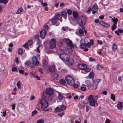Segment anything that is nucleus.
<instances>
[{"instance_id": "obj_1", "label": "nucleus", "mask_w": 123, "mask_h": 123, "mask_svg": "<svg viewBox=\"0 0 123 123\" xmlns=\"http://www.w3.org/2000/svg\"><path fill=\"white\" fill-rule=\"evenodd\" d=\"M66 42L67 44L66 46V50L69 53L73 51L72 48H74V46L71 43L72 41L69 39H67L66 41Z\"/></svg>"}, {"instance_id": "obj_2", "label": "nucleus", "mask_w": 123, "mask_h": 123, "mask_svg": "<svg viewBox=\"0 0 123 123\" xmlns=\"http://www.w3.org/2000/svg\"><path fill=\"white\" fill-rule=\"evenodd\" d=\"M78 22L79 25L81 26L82 28L84 29L83 25L86 23V20L85 16H82L78 18Z\"/></svg>"}, {"instance_id": "obj_3", "label": "nucleus", "mask_w": 123, "mask_h": 123, "mask_svg": "<svg viewBox=\"0 0 123 123\" xmlns=\"http://www.w3.org/2000/svg\"><path fill=\"white\" fill-rule=\"evenodd\" d=\"M60 57L62 60L68 61L69 59V56L65 52H62L60 54Z\"/></svg>"}, {"instance_id": "obj_4", "label": "nucleus", "mask_w": 123, "mask_h": 123, "mask_svg": "<svg viewBox=\"0 0 123 123\" xmlns=\"http://www.w3.org/2000/svg\"><path fill=\"white\" fill-rule=\"evenodd\" d=\"M65 80L70 85H73L75 83L74 80L71 76H67L65 78Z\"/></svg>"}, {"instance_id": "obj_5", "label": "nucleus", "mask_w": 123, "mask_h": 123, "mask_svg": "<svg viewBox=\"0 0 123 123\" xmlns=\"http://www.w3.org/2000/svg\"><path fill=\"white\" fill-rule=\"evenodd\" d=\"M42 105L41 107L42 108H44L47 107L48 105V103L47 101L45 99H43L39 101Z\"/></svg>"}, {"instance_id": "obj_6", "label": "nucleus", "mask_w": 123, "mask_h": 123, "mask_svg": "<svg viewBox=\"0 0 123 123\" xmlns=\"http://www.w3.org/2000/svg\"><path fill=\"white\" fill-rule=\"evenodd\" d=\"M66 108V107L63 105H60L59 107H56L55 110V111L56 112L61 111H62L64 110Z\"/></svg>"}, {"instance_id": "obj_7", "label": "nucleus", "mask_w": 123, "mask_h": 123, "mask_svg": "<svg viewBox=\"0 0 123 123\" xmlns=\"http://www.w3.org/2000/svg\"><path fill=\"white\" fill-rule=\"evenodd\" d=\"M56 41L55 39H51L49 42V46L51 48H53L56 46Z\"/></svg>"}, {"instance_id": "obj_8", "label": "nucleus", "mask_w": 123, "mask_h": 123, "mask_svg": "<svg viewBox=\"0 0 123 123\" xmlns=\"http://www.w3.org/2000/svg\"><path fill=\"white\" fill-rule=\"evenodd\" d=\"M89 104L92 106L96 107L98 105V104L97 103L96 100H94L93 99H92L89 101Z\"/></svg>"}, {"instance_id": "obj_9", "label": "nucleus", "mask_w": 123, "mask_h": 123, "mask_svg": "<svg viewBox=\"0 0 123 123\" xmlns=\"http://www.w3.org/2000/svg\"><path fill=\"white\" fill-rule=\"evenodd\" d=\"M45 93L49 95H53L54 93L53 89L50 88H47L45 91Z\"/></svg>"}, {"instance_id": "obj_10", "label": "nucleus", "mask_w": 123, "mask_h": 123, "mask_svg": "<svg viewBox=\"0 0 123 123\" xmlns=\"http://www.w3.org/2000/svg\"><path fill=\"white\" fill-rule=\"evenodd\" d=\"M101 80L98 79L94 81L92 86V89L93 90H96L97 87V85Z\"/></svg>"}, {"instance_id": "obj_11", "label": "nucleus", "mask_w": 123, "mask_h": 123, "mask_svg": "<svg viewBox=\"0 0 123 123\" xmlns=\"http://www.w3.org/2000/svg\"><path fill=\"white\" fill-rule=\"evenodd\" d=\"M32 64L35 65H37L39 63V62L38 61L37 58L34 56L32 58Z\"/></svg>"}, {"instance_id": "obj_12", "label": "nucleus", "mask_w": 123, "mask_h": 123, "mask_svg": "<svg viewBox=\"0 0 123 123\" xmlns=\"http://www.w3.org/2000/svg\"><path fill=\"white\" fill-rule=\"evenodd\" d=\"M46 33V31L45 29L42 30L40 32V36L41 37L42 39H44L45 37Z\"/></svg>"}, {"instance_id": "obj_13", "label": "nucleus", "mask_w": 123, "mask_h": 123, "mask_svg": "<svg viewBox=\"0 0 123 123\" xmlns=\"http://www.w3.org/2000/svg\"><path fill=\"white\" fill-rule=\"evenodd\" d=\"M33 44V42L32 40H30L27 43H26L23 45V47L26 49L28 48V46H31Z\"/></svg>"}, {"instance_id": "obj_14", "label": "nucleus", "mask_w": 123, "mask_h": 123, "mask_svg": "<svg viewBox=\"0 0 123 123\" xmlns=\"http://www.w3.org/2000/svg\"><path fill=\"white\" fill-rule=\"evenodd\" d=\"M78 67L80 69L84 70L87 68V66L84 64H80L78 65Z\"/></svg>"}, {"instance_id": "obj_15", "label": "nucleus", "mask_w": 123, "mask_h": 123, "mask_svg": "<svg viewBox=\"0 0 123 123\" xmlns=\"http://www.w3.org/2000/svg\"><path fill=\"white\" fill-rule=\"evenodd\" d=\"M58 20L55 17L52 18V22L53 24H56V25L57 26L59 25V23L58 22Z\"/></svg>"}, {"instance_id": "obj_16", "label": "nucleus", "mask_w": 123, "mask_h": 123, "mask_svg": "<svg viewBox=\"0 0 123 123\" xmlns=\"http://www.w3.org/2000/svg\"><path fill=\"white\" fill-rule=\"evenodd\" d=\"M73 15L74 18L76 19H78L79 18V15L77 12L73 11Z\"/></svg>"}, {"instance_id": "obj_17", "label": "nucleus", "mask_w": 123, "mask_h": 123, "mask_svg": "<svg viewBox=\"0 0 123 123\" xmlns=\"http://www.w3.org/2000/svg\"><path fill=\"white\" fill-rule=\"evenodd\" d=\"M86 45L85 44L83 43L80 45V48L83 49L85 51H87L88 50V49L87 48H86Z\"/></svg>"}, {"instance_id": "obj_18", "label": "nucleus", "mask_w": 123, "mask_h": 123, "mask_svg": "<svg viewBox=\"0 0 123 123\" xmlns=\"http://www.w3.org/2000/svg\"><path fill=\"white\" fill-rule=\"evenodd\" d=\"M99 23L104 27H107L110 26V25L109 24L105 23L102 21H100Z\"/></svg>"}, {"instance_id": "obj_19", "label": "nucleus", "mask_w": 123, "mask_h": 123, "mask_svg": "<svg viewBox=\"0 0 123 123\" xmlns=\"http://www.w3.org/2000/svg\"><path fill=\"white\" fill-rule=\"evenodd\" d=\"M46 67L48 69H49V71L53 72L55 71V67L54 66H51L50 67H49L48 66H46Z\"/></svg>"}, {"instance_id": "obj_20", "label": "nucleus", "mask_w": 123, "mask_h": 123, "mask_svg": "<svg viewBox=\"0 0 123 123\" xmlns=\"http://www.w3.org/2000/svg\"><path fill=\"white\" fill-rule=\"evenodd\" d=\"M90 41L91 43L88 42L86 44V45L87 47H88V48H90L91 46L92 45L94 44L93 40L91 39Z\"/></svg>"}, {"instance_id": "obj_21", "label": "nucleus", "mask_w": 123, "mask_h": 123, "mask_svg": "<svg viewBox=\"0 0 123 123\" xmlns=\"http://www.w3.org/2000/svg\"><path fill=\"white\" fill-rule=\"evenodd\" d=\"M55 18L57 19L58 20H60V22L62 21V17L60 14H58L56 15Z\"/></svg>"}, {"instance_id": "obj_22", "label": "nucleus", "mask_w": 123, "mask_h": 123, "mask_svg": "<svg viewBox=\"0 0 123 123\" xmlns=\"http://www.w3.org/2000/svg\"><path fill=\"white\" fill-rule=\"evenodd\" d=\"M58 76V75L57 73H55L52 75V77L54 80H56L57 79Z\"/></svg>"}, {"instance_id": "obj_23", "label": "nucleus", "mask_w": 123, "mask_h": 123, "mask_svg": "<svg viewBox=\"0 0 123 123\" xmlns=\"http://www.w3.org/2000/svg\"><path fill=\"white\" fill-rule=\"evenodd\" d=\"M122 103L120 102H118L117 105V106L119 109H122Z\"/></svg>"}, {"instance_id": "obj_24", "label": "nucleus", "mask_w": 123, "mask_h": 123, "mask_svg": "<svg viewBox=\"0 0 123 123\" xmlns=\"http://www.w3.org/2000/svg\"><path fill=\"white\" fill-rule=\"evenodd\" d=\"M93 8L96 11H97L98 9V7L96 3H95L94 4L93 6Z\"/></svg>"}, {"instance_id": "obj_25", "label": "nucleus", "mask_w": 123, "mask_h": 123, "mask_svg": "<svg viewBox=\"0 0 123 123\" xmlns=\"http://www.w3.org/2000/svg\"><path fill=\"white\" fill-rule=\"evenodd\" d=\"M117 24V23L116 22L114 23L113 24L112 27V30L113 31L116 28Z\"/></svg>"}, {"instance_id": "obj_26", "label": "nucleus", "mask_w": 123, "mask_h": 123, "mask_svg": "<svg viewBox=\"0 0 123 123\" xmlns=\"http://www.w3.org/2000/svg\"><path fill=\"white\" fill-rule=\"evenodd\" d=\"M23 10V8L22 7H20L17 10V12H16L17 14H18L20 13Z\"/></svg>"}, {"instance_id": "obj_27", "label": "nucleus", "mask_w": 123, "mask_h": 123, "mask_svg": "<svg viewBox=\"0 0 123 123\" xmlns=\"http://www.w3.org/2000/svg\"><path fill=\"white\" fill-rule=\"evenodd\" d=\"M89 77L90 79H93L94 78V75L93 72H91L89 73Z\"/></svg>"}, {"instance_id": "obj_28", "label": "nucleus", "mask_w": 123, "mask_h": 123, "mask_svg": "<svg viewBox=\"0 0 123 123\" xmlns=\"http://www.w3.org/2000/svg\"><path fill=\"white\" fill-rule=\"evenodd\" d=\"M8 0H0V2L1 3L6 4L8 2Z\"/></svg>"}, {"instance_id": "obj_29", "label": "nucleus", "mask_w": 123, "mask_h": 123, "mask_svg": "<svg viewBox=\"0 0 123 123\" xmlns=\"http://www.w3.org/2000/svg\"><path fill=\"white\" fill-rule=\"evenodd\" d=\"M23 50L22 48H20L18 49V53L19 54L21 55L23 53Z\"/></svg>"}, {"instance_id": "obj_30", "label": "nucleus", "mask_w": 123, "mask_h": 123, "mask_svg": "<svg viewBox=\"0 0 123 123\" xmlns=\"http://www.w3.org/2000/svg\"><path fill=\"white\" fill-rule=\"evenodd\" d=\"M111 99H112L113 101L115 100V97L113 94H111Z\"/></svg>"}, {"instance_id": "obj_31", "label": "nucleus", "mask_w": 123, "mask_h": 123, "mask_svg": "<svg viewBox=\"0 0 123 123\" xmlns=\"http://www.w3.org/2000/svg\"><path fill=\"white\" fill-rule=\"evenodd\" d=\"M58 95V98L59 100H62L63 98V96L62 95L59 93Z\"/></svg>"}, {"instance_id": "obj_32", "label": "nucleus", "mask_w": 123, "mask_h": 123, "mask_svg": "<svg viewBox=\"0 0 123 123\" xmlns=\"http://www.w3.org/2000/svg\"><path fill=\"white\" fill-rule=\"evenodd\" d=\"M96 67V68L98 69L101 70L103 68L99 64L97 65Z\"/></svg>"}, {"instance_id": "obj_33", "label": "nucleus", "mask_w": 123, "mask_h": 123, "mask_svg": "<svg viewBox=\"0 0 123 123\" xmlns=\"http://www.w3.org/2000/svg\"><path fill=\"white\" fill-rule=\"evenodd\" d=\"M31 62L30 61L28 60L25 62V64L26 65L29 66L31 65Z\"/></svg>"}, {"instance_id": "obj_34", "label": "nucleus", "mask_w": 123, "mask_h": 123, "mask_svg": "<svg viewBox=\"0 0 123 123\" xmlns=\"http://www.w3.org/2000/svg\"><path fill=\"white\" fill-rule=\"evenodd\" d=\"M62 15L64 17L66 16L67 15V13L66 11H63L62 12Z\"/></svg>"}, {"instance_id": "obj_35", "label": "nucleus", "mask_w": 123, "mask_h": 123, "mask_svg": "<svg viewBox=\"0 0 123 123\" xmlns=\"http://www.w3.org/2000/svg\"><path fill=\"white\" fill-rule=\"evenodd\" d=\"M20 84V82L19 81H18L17 83V85L18 88L19 89H20L21 88Z\"/></svg>"}, {"instance_id": "obj_36", "label": "nucleus", "mask_w": 123, "mask_h": 123, "mask_svg": "<svg viewBox=\"0 0 123 123\" xmlns=\"http://www.w3.org/2000/svg\"><path fill=\"white\" fill-rule=\"evenodd\" d=\"M112 48L114 51L115 50L117 49L116 45L115 44H114L113 45Z\"/></svg>"}, {"instance_id": "obj_37", "label": "nucleus", "mask_w": 123, "mask_h": 123, "mask_svg": "<svg viewBox=\"0 0 123 123\" xmlns=\"http://www.w3.org/2000/svg\"><path fill=\"white\" fill-rule=\"evenodd\" d=\"M43 63L45 65V66H46L48 64V62L45 59H44L43 60Z\"/></svg>"}, {"instance_id": "obj_38", "label": "nucleus", "mask_w": 123, "mask_h": 123, "mask_svg": "<svg viewBox=\"0 0 123 123\" xmlns=\"http://www.w3.org/2000/svg\"><path fill=\"white\" fill-rule=\"evenodd\" d=\"M48 98V99L49 101L51 100L53 98V95H49Z\"/></svg>"}, {"instance_id": "obj_39", "label": "nucleus", "mask_w": 123, "mask_h": 123, "mask_svg": "<svg viewBox=\"0 0 123 123\" xmlns=\"http://www.w3.org/2000/svg\"><path fill=\"white\" fill-rule=\"evenodd\" d=\"M79 33L80 34H82L84 33V31L83 30L81 29H80L79 30Z\"/></svg>"}, {"instance_id": "obj_40", "label": "nucleus", "mask_w": 123, "mask_h": 123, "mask_svg": "<svg viewBox=\"0 0 123 123\" xmlns=\"http://www.w3.org/2000/svg\"><path fill=\"white\" fill-rule=\"evenodd\" d=\"M60 82L62 84H64L65 83L66 81L64 80L63 79H62L60 80Z\"/></svg>"}, {"instance_id": "obj_41", "label": "nucleus", "mask_w": 123, "mask_h": 123, "mask_svg": "<svg viewBox=\"0 0 123 123\" xmlns=\"http://www.w3.org/2000/svg\"><path fill=\"white\" fill-rule=\"evenodd\" d=\"M37 111L36 110H34L32 113V116H33L35 114H37Z\"/></svg>"}, {"instance_id": "obj_42", "label": "nucleus", "mask_w": 123, "mask_h": 123, "mask_svg": "<svg viewBox=\"0 0 123 123\" xmlns=\"http://www.w3.org/2000/svg\"><path fill=\"white\" fill-rule=\"evenodd\" d=\"M84 71H85V72L87 73L89 72L90 71V69L89 68H85L84 69Z\"/></svg>"}, {"instance_id": "obj_43", "label": "nucleus", "mask_w": 123, "mask_h": 123, "mask_svg": "<svg viewBox=\"0 0 123 123\" xmlns=\"http://www.w3.org/2000/svg\"><path fill=\"white\" fill-rule=\"evenodd\" d=\"M94 96L92 95H90L89 96L88 98V99L89 100H90L92 99L93 98Z\"/></svg>"}, {"instance_id": "obj_44", "label": "nucleus", "mask_w": 123, "mask_h": 123, "mask_svg": "<svg viewBox=\"0 0 123 123\" xmlns=\"http://www.w3.org/2000/svg\"><path fill=\"white\" fill-rule=\"evenodd\" d=\"M17 70V67H14L12 68V72L16 71Z\"/></svg>"}, {"instance_id": "obj_45", "label": "nucleus", "mask_w": 123, "mask_h": 123, "mask_svg": "<svg viewBox=\"0 0 123 123\" xmlns=\"http://www.w3.org/2000/svg\"><path fill=\"white\" fill-rule=\"evenodd\" d=\"M44 121L42 119H40L37 121V123H44Z\"/></svg>"}, {"instance_id": "obj_46", "label": "nucleus", "mask_w": 123, "mask_h": 123, "mask_svg": "<svg viewBox=\"0 0 123 123\" xmlns=\"http://www.w3.org/2000/svg\"><path fill=\"white\" fill-rule=\"evenodd\" d=\"M46 66H45V68L44 69L45 70V71L47 72H49V69H48L46 67Z\"/></svg>"}, {"instance_id": "obj_47", "label": "nucleus", "mask_w": 123, "mask_h": 123, "mask_svg": "<svg viewBox=\"0 0 123 123\" xmlns=\"http://www.w3.org/2000/svg\"><path fill=\"white\" fill-rule=\"evenodd\" d=\"M72 11L70 9H68L67 10V13L68 14L71 15L72 14Z\"/></svg>"}, {"instance_id": "obj_48", "label": "nucleus", "mask_w": 123, "mask_h": 123, "mask_svg": "<svg viewBox=\"0 0 123 123\" xmlns=\"http://www.w3.org/2000/svg\"><path fill=\"white\" fill-rule=\"evenodd\" d=\"M80 89L82 91H85L86 90V88L85 87L82 86L81 87Z\"/></svg>"}, {"instance_id": "obj_49", "label": "nucleus", "mask_w": 123, "mask_h": 123, "mask_svg": "<svg viewBox=\"0 0 123 123\" xmlns=\"http://www.w3.org/2000/svg\"><path fill=\"white\" fill-rule=\"evenodd\" d=\"M71 86H73L74 87L76 88H78L79 86V85L78 84H75V83L74 84H73V85H72Z\"/></svg>"}, {"instance_id": "obj_50", "label": "nucleus", "mask_w": 123, "mask_h": 123, "mask_svg": "<svg viewBox=\"0 0 123 123\" xmlns=\"http://www.w3.org/2000/svg\"><path fill=\"white\" fill-rule=\"evenodd\" d=\"M19 72L20 74H24V71L22 69H20L19 70Z\"/></svg>"}, {"instance_id": "obj_51", "label": "nucleus", "mask_w": 123, "mask_h": 123, "mask_svg": "<svg viewBox=\"0 0 123 123\" xmlns=\"http://www.w3.org/2000/svg\"><path fill=\"white\" fill-rule=\"evenodd\" d=\"M112 21L114 23L117 22L118 21V20L117 18L116 19H112Z\"/></svg>"}, {"instance_id": "obj_52", "label": "nucleus", "mask_w": 123, "mask_h": 123, "mask_svg": "<svg viewBox=\"0 0 123 123\" xmlns=\"http://www.w3.org/2000/svg\"><path fill=\"white\" fill-rule=\"evenodd\" d=\"M78 105L79 107L81 108H83L85 106L84 105H82L80 104H79Z\"/></svg>"}, {"instance_id": "obj_53", "label": "nucleus", "mask_w": 123, "mask_h": 123, "mask_svg": "<svg viewBox=\"0 0 123 123\" xmlns=\"http://www.w3.org/2000/svg\"><path fill=\"white\" fill-rule=\"evenodd\" d=\"M97 43L100 45H102L103 44L102 42L98 40H97Z\"/></svg>"}, {"instance_id": "obj_54", "label": "nucleus", "mask_w": 123, "mask_h": 123, "mask_svg": "<svg viewBox=\"0 0 123 123\" xmlns=\"http://www.w3.org/2000/svg\"><path fill=\"white\" fill-rule=\"evenodd\" d=\"M35 98V97L34 96H32L30 98V100L31 101L32 100Z\"/></svg>"}, {"instance_id": "obj_55", "label": "nucleus", "mask_w": 123, "mask_h": 123, "mask_svg": "<svg viewBox=\"0 0 123 123\" xmlns=\"http://www.w3.org/2000/svg\"><path fill=\"white\" fill-rule=\"evenodd\" d=\"M64 112H62L61 113L58 114V115L61 117L64 115Z\"/></svg>"}, {"instance_id": "obj_56", "label": "nucleus", "mask_w": 123, "mask_h": 123, "mask_svg": "<svg viewBox=\"0 0 123 123\" xmlns=\"http://www.w3.org/2000/svg\"><path fill=\"white\" fill-rule=\"evenodd\" d=\"M102 94L104 95H106L107 93V92L106 91H104L102 92Z\"/></svg>"}, {"instance_id": "obj_57", "label": "nucleus", "mask_w": 123, "mask_h": 123, "mask_svg": "<svg viewBox=\"0 0 123 123\" xmlns=\"http://www.w3.org/2000/svg\"><path fill=\"white\" fill-rule=\"evenodd\" d=\"M111 121L109 119H107L105 121V123H110Z\"/></svg>"}, {"instance_id": "obj_58", "label": "nucleus", "mask_w": 123, "mask_h": 123, "mask_svg": "<svg viewBox=\"0 0 123 123\" xmlns=\"http://www.w3.org/2000/svg\"><path fill=\"white\" fill-rule=\"evenodd\" d=\"M89 59L90 61H95V59L93 58L92 57L90 58Z\"/></svg>"}, {"instance_id": "obj_59", "label": "nucleus", "mask_w": 123, "mask_h": 123, "mask_svg": "<svg viewBox=\"0 0 123 123\" xmlns=\"http://www.w3.org/2000/svg\"><path fill=\"white\" fill-rule=\"evenodd\" d=\"M98 98V96H96L95 97L94 99H93L94 100H96V101Z\"/></svg>"}, {"instance_id": "obj_60", "label": "nucleus", "mask_w": 123, "mask_h": 123, "mask_svg": "<svg viewBox=\"0 0 123 123\" xmlns=\"http://www.w3.org/2000/svg\"><path fill=\"white\" fill-rule=\"evenodd\" d=\"M44 27L45 29H48V28L49 27L46 24H45L44 25Z\"/></svg>"}, {"instance_id": "obj_61", "label": "nucleus", "mask_w": 123, "mask_h": 123, "mask_svg": "<svg viewBox=\"0 0 123 123\" xmlns=\"http://www.w3.org/2000/svg\"><path fill=\"white\" fill-rule=\"evenodd\" d=\"M15 61L17 63H19V60L18 57L16 58L15 59Z\"/></svg>"}, {"instance_id": "obj_62", "label": "nucleus", "mask_w": 123, "mask_h": 123, "mask_svg": "<svg viewBox=\"0 0 123 123\" xmlns=\"http://www.w3.org/2000/svg\"><path fill=\"white\" fill-rule=\"evenodd\" d=\"M104 16L103 15H101L99 16V18L101 20L103 19L104 18Z\"/></svg>"}, {"instance_id": "obj_63", "label": "nucleus", "mask_w": 123, "mask_h": 123, "mask_svg": "<svg viewBox=\"0 0 123 123\" xmlns=\"http://www.w3.org/2000/svg\"><path fill=\"white\" fill-rule=\"evenodd\" d=\"M15 104H13L12 105V109H15Z\"/></svg>"}, {"instance_id": "obj_64", "label": "nucleus", "mask_w": 123, "mask_h": 123, "mask_svg": "<svg viewBox=\"0 0 123 123\" xmlns=\"http://www.w3.org/2000/svg\"><path fill=\"white\" fill-rule=\"evenodd\" d=\"M42 5L43 6H46L47 5V4L46 3H43Z\"/></svg>"}]
</instances>
